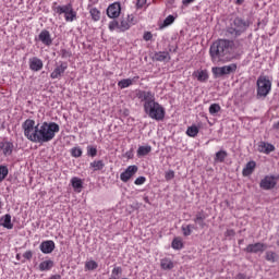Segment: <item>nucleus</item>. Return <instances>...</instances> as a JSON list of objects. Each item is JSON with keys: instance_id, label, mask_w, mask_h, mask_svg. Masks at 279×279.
<instances>
[{"instance_id": "nucleus-53", "label": "nucleus", "mask_w": 279, "mask_h": 279, "mask_svg": "<svg viewBox=\"0 0 279 279\" xmlns=\"http://www.w3.org/2000/svg\"><path fill=\"white\" fill-rule=\"evenodd\" d=\"M128 23H131L132 25H134V16L133 15H128Z\"/></svg>"}, {"instance_id": "nucleus-12", "label": "nucleus", "mask_w": 279, "mask_h": 279, "mask_svg": "<svg viewBox=\"0 0 279 279\" xmlns=\"http://www.w3.org/2000/svg\"><path fill=\"white\" fill-rule=\"evenodd\" d=\"M66 69H69V65L64 62H61L60 65L54 68V70L50 74L51 80H60V77L64 75V71H66Z\"/></svg>"}, {"instance_id": "nucleus-8", "label": "nucleus", "mask_w": 279, "mask_h": 279, "mask_svg": "<svg viewBox=\"0 0 279 279\" xmlns=\"http://www.w3.org/2000/svg\"><path fill=\"white\" fill-rule=\"evenodd\" d=\"M277 179L274 175H266L259 183L260 189L264 191H271V189L276 187Z\"/></svg>"}, {"instance_id": "nucleus-31", "label": "nucleus", "mask_w": 279, "mask_h": 279, "mask_svg": "<svg viewBox=\"0 0 279 279\" xmlns=\"http://www.w3.org/2000/svg\"><path fill=\"white\" fill-rule=\"evenodd\" d=\"M175 21V17L173 15H168L163 23L160 26V29H165V27H169V25H172V23Z\"/></svg>"}, {"instance_id": "nucleus-56", "label": "nucleus", "mask_w": 279, "mask_h": 279, "mask_svg": "<svg viewBox=\"0 0 279 279\" xmlns=\"http://www.w3.org/2000/svg\"><path fill=\"white\" fill-rule=\"evenodd\" d=\"M50 279H62L60 275H53Z\"/></svg>"}, {"instance_id": "nucleus-21", "label": "nucleus", "mask_w": 279, "mask_h": 279, "mask_svg": "<svg viewBox=\"0 0 279 279\" xmlns=\"http://www.w3.org/2000/svg\"><path fill=\"white\" fill-rule=\"evenodd\" d=\"M4 156H12V151L14 149V144L11 142H2L1 148Z\"/></svg>"}, {"instance_id": "nucleus-57", "label": "nucleus", "mask_w": 279, "mask_h": 279, "mask_svg": "<svg viewBox=\"0 0 279 279\" xmlns=\"http://www.w3.org/2000/svg\"><path fill=\"white\" fill-rule=\"evenodd\" d=\"M274 129H275V130H279V121L274 124Z\"/></svg>"}, {"instance_id": "nucleus-23", "label": "nucleus", "mask_w": 279, "mask_h": 279, "mask_svg": "<svg viewBox=\"0 0 279 279\" xmlns=\"http://www.w3.org/2000/svg\"><path fill=\"white\" fill-rule=\"evenodd\" d=\"M206 215L204 213H198L196 214V217L194 219L195 223H198L199 228H205L206 227Z\"/></svg>"}, {"instance_id": "nucleus-19", "label": "nucleus", "mask_w": 279, "mask_h": 279, "mask_svg": "<svg viewBox=\"0 0 279 279\" xmlns=\"http://www.w3.org/2000/svg\"><path fill=\"white\" fill-rule=\"evenodd\" d=\"M154 59L157 62H169V60H171V56L167 51H159L155 53Z\"/></svg>"}, {"instance_id": "nucleus-49", "label": "nucleus", "mask_w": 279, "mask_h": 279, "mask_svg": "<svg viewBox=\"0 0 279 279\" xmlns=\"http://www.w3.org/2000/svg\"><path fill=\"white\" fill-rule=\"evenodd\" d=\"M144 40H151V38H154V35H151L150 32H146L143 36Z\"/></svg>"}, {"instance_id": "nucleus-4", "label": "nucleus", "mask_w": 279, "mask_h": 279, "mask_svg": "<svg viewBox=\"0 0 279 279\" xmlns=\"http://www.w3.org/2000/svg\"><path fill=\"white\" fill-rule=\"evenodd\" d=\"M144 112L155 121H162L165 119V109L157 101L144 104Z\"/></svg>"}, {"instance_id": "nucleus-20", "label": "nucleus", "mask_w": 279, "mask_h": 279, "mask_svg": "<svg viewBox=\"0 0 279 279\" xmlns=\"http://www.w3.org/2000/svg\"><path fill=\"white\" fill-rule=\"evenodd\" d=\"M254 169H256V161H248L243 168L242 173L244 177L252 175V173H254Z\"/></svg>"}, {"instance_id": "nucleus-26", "label": "nucleus", "mask_w": 279, "mask_h": 279, "mask_svg": "<svg viewBox=\"0 0 279 279\" xmlns=\"http://www.w3.org/2000/svg\"><path fill=\"white\" fill-rule=\"evenodd\" d=\"M90 169H94V171H101L104 167H106V163H104V160H96L89 163Z\"/></svg>"}, {"instance_id": "nucleus-39", "label": "nucleus", "mask_w": 279, "mask_h": 279, "mask_svg": "<svg viewBox=\"0 0 279 279\" xmlns=\"http://www.w3.org/2000/svg\"><path fill=\"white\" fill-rule=\"evenodd\" d=\"M276 256H277L276 252H271V251L266 252V260H268V263H275Z\"/></svg>"}, {"instance_id": "nucleus-13", "label": "nucleus", "mask_w": 279, "mask_h": 279, "mask_svg": "<svg viewBox=\"0 0 279 279\" xmlns=\"http://www.w3.org/2000/svg\"><path fill=\"white\" fill-rule=\"evenodd\" d=\"M39 250L40 252H43V254H51V252L56 250V242H53L52 240L44 241L40 243Z\"/></svg>"}, {"instance_id": "nucleus-28", "label": "nucleus", "mask_w": 279, "mask_h": 279, "mask_svg": "<svg viewBox=\"0 0 279 279\" xmlns=\"http://www.w3.org/2000/svg\"><path fill=\"white\" fill-rule=\"evenodd\" d=\"M160 267H161V269H165V270L173 269V262H171V259H167V258L161 259Z\"/></svg>"}, {"instance_id": "nucleus-5", "label": "nucleus", "mask_w": 279, "mask_h": 279, "mask_svg": "<svg viewBox=\"0 0 279 279\" xmlns=\"http://www.w3.org/2000/svg\"><path fill=\"white\" fill-rule=\"evenodd\" d=\"M52 10L59 16H62V14H64V20L66 21V23H73V21H77V12L73 9L72 3L52 7Z\"/></svg>"}, {"instance_id": "nucleus-29", "label": "nucleus", "mask_w": 279, "mask_h": 279, "mask_svg": "<svg viewBox=\"0 0 279 279\" xmlns=\"http://www.w3.org/2000/svg\"><path fill=\"white\" fill-rule=\"evenodd\" d=\"M186 134H187V136L195 138V136H197V134H199V129L195 125L189 126Z\"/></svg>"}, {"instance_id": "nucleus-25", "label": "nucleus", "mask_w": 279, "mask_h": 279, "mask_svg": "<svg viewBox=\"0 0 279 279\" xmlns=\"http://www.w3.org/2000/svg\"><path fill=\"white\" fill-rule=\"evenodd\" d=\"M52 267H53V260L51 259L44 260L39 264L40 271H49Z\"/></svg>"}, {"instance_id": "nucleus-18", "label": "nucleus", "mask_w": 279, "mask_h": 279, "mask_svg": "<svg viewBox=\"0 0 279 279\" xmlns=\"http://www.w3.org/2000/svg\"><path fill=\"white\" fill-rule=\"evenodd\" d=\"M29 69L31 71H41L43 70V60L34 57L33 59L29 60Z\"/></svg>"}, {"instance_id": "nucleus-38", "label": "nucleus", "mask_w": 279, "mask_h": 279, "mask_svg": "<svg viewBox=\"0 0 279 279\" xmlns=\"http://www.w3.org/2000/svg\"><path fill=\"white\" fill-rule=\"evenodd\" d=\"M221 111V106H219V104H213L209 107V113L211 114H217V112Z\"/></svg>"}, {"instance_id": "nucleus-41", "label": "nucleus", "mask_w": 279, "mask_h": 279, "mask_svg": "<svg viewBox=\"0 0 279 279\" xmlns=\"http://www.w3.org/2000/svg\"><path fill=\"white\" fill-rule=\"evenodd\" d=\"M71 155L73 156V158H81L82 156V148L80 147H74L71 149Z\"/></svg>"}, {"instance_id": "nucleus-6", "label": "nucleus", "mask_w": 279, "mask_h": 279, "mask_svg": "<svg viewBox=\"0 0 279 279\" xmlns=\"http://www.w3.org/2000/svg\"><path fill=\"white\" fill-rule=\"evenodd\" d=\"M271 93V81L267 76L257 78V99H265Z\"/></svg>"}, {"instance_id": "nucleus-9", "label": "nucleus", "mask_w": 279, "mask_h": 279, "mask_svg": "<svg viewBox=\"0 0 279 279\" xmlns=\"http://www.w3.org/2000/svg\"><path fill=\"white\" fill-rule=\"evenodd\" d=\"M138 172V166H129L124 172L120 174V180L122 182H130L131 178L136 175Z\"/></svg>"}, {"instance_id": "nucleus-16", "label": "nucleus", "mask_w": 279, "mask_h": 279, "mask_svg": "<svg viewBox=\"0 0 279 279\" xmlns=\"http://www.w3.org/2000/svg\"><path fill=\"white\" fill-rule=\"evenodd\" d=\"M38 38L43 45H46V47H50V45L53 43L51 39V34L47 29L41 31Z\"/></svg>"}, {"instance_id": "nucleus-32", "label": "nucleus", "mask_w": 279, "mask_h": 279, "mask_svg": "<svg viewBox=\"0 0 279 279\" xmlns=\"http://www.w3.org/2000/svg\"><path fill=\"white\" fill-rule=\"evenodd\" d=\"M151 151V146H140L137 149V156H147Z\"/></svg>"}, {"instance_id": "nucleus-52", "label": "nucleus", "mask_w": 279, "mask_h": 279, "mask_svg": "<svg viewBox=\"0 0 279 279\" xmlns=\"http://www.w3.org/2000/svg\"><path fill=\"white\" fill-rule=\"evenodd\" d=\"M235 279H247V276H245L244 274H238Z\"/></svg>"}, {"instance_id": "nucleus-34", "label": "nucleus", "mask_w": 279, "mask_h": 279, "mask_svg": "<svg viewBox=\"0 0 279 279\" xmlns=\"http://www.w3.org/2000/svg\"><path fill=\"white\" fill-rule=\"evenodd\" d=\"M8 173H10L8 166H0V182H3L4 178H8Z\"/></svg>"}, {"instance_id": "nucleus-22", "label": "nucleus", "mask_w": 279, "mask_h": 279, "mask_svg": "<svg viewBox=\"0 0 279 279\" xmlns=\"http://www.w3.org/2000/svg\"><path fill=\"white\" fill-rule=\"evenodd\" d=\"M227 158H228V151L219 150L216 153L214 160L215 162H226Z\"/></svg>"}, {"instance_id": "nucleus-54", "label": "nucleus", "mask_w": 279, "mask_h": 279, "mask_svg": "<svg viewBox=\"0 0 279 279\" xmlns=\"http://www.w3.org/2000/svg\"><path fill=\"white\" fill-rule=\"evenodd\" d=\"M195 0H182L183 5H187V3H193Z\"/></svg>"}, {"instance_id": "nucleus-15", "label": "nucleus", "mask_w": 279, "mask_h": 279, "mask_svg": "<svg viewBox=\"0 0 279 279\" xmlns=\"http://www.w3.org/2000/svg\"><path fill=\"white\" fill-rule=\"evenodd\" d=\"M257 149L260 154H271V151H276V146L270 143L259 142Z\"/></svg>"}, {"instance_id": "nucleus-3", "label": "nucleus", "mask_w": 279, "mask_h": 279, "mask_svg": "<svg viewBox=\"0 0 279 279\" xmlns=\"http://www.w3.org/2000/svg\"><path fill=\"white\" fill-rule=\"evenodd\" d=\"M250 25H252V23L248 20H243V17L238 16L231 20L230 25L226 28L225 36H227V38H239L241 34L247 32Z\"/></svg>"}, {"instance_id": "nucleus-43", "label": "nucleus", "mask_w": 279, "mask_h": 279, "mask_svg": "<svg viewBox=\"0 0 279 279\" xmlns=\"http://www.w3.org/2000/svg\"><path fill=\"white\" fill-rule=\"evenodd\" d=\"M120 274H123V269L121 267H114L112 269V278L117 279V276H119Z\"/></svg>"}, {"instance_id": "nucleus-36", "label": "nucleus", "mask_w": 279, "mask_h": 279, "mask_svg": "<svg viewBox=\"0 0 279 279\" xmlns=\"http://www.w3.org/2000/svg\"><path fill=\"white\" fill-rule=\"evenodd\" d=\"M71 183L73 189H82V184H83L82 179L74 177L72 178Z\"/></svg>"}, {"instance_id": "nucleus-45", "label": "nucleus", "mask_w": 279, "mask_h": 279, "mask_svg": "<svg viewBox=\"0 0 279 279\" xmlns=\"http://www.w3.org/2000/svg\"><path fill=\"white\" fill-rule=\"evenodd\" d=\"M146 178L145 177H138L135 181L134 184H136V186H141V184H145L146 182Z\"/></svg>"}, {"instance_id": "nucleus-50", "label": "nucleus", "mask_w": 279, "mask_h": 279, "mask_svg": "<svg viewBox=\"0 0 279 279\" xmlns=\"http://www.w3.org/2000/svg\"><path fill=\"white\" fill-rule=\"evenodd\" d=\"M145 3H147V0H137V8H143V5H145Z\"/></svg>"}, {"instance_id": "nucleus-11", "label": "nucleus", "mask_w": 279, "mask_h": 279, "mask_svg": "<svg viewBox=\"0 0 279 279\" xmlns=\"http://www.w3.org/2000/svg\"><path fill=\"white\" fill-rule=\"evenodd\" d=\"M267 250V244L257 242L255 244H248L246 248H244V252H247L248 254H258V252H265Z\"/></svg>"}, {"instance_id": "nucleus-42", "label": "nucleus", "mask_w": 279, "mask_h": 279, "mask_svg": "<svg viewBox=\"0 0 279 279\" xmlns=\"http://www.w3.org/2000/svg\"><path fill=\"white\" fill-rule=\"evenodd\" d=\"M119 29H122V32H125V29H130V22L122 20L119 24Z\"/></svg>"}, {"instance_id": "nucleus-47", "label": "nucleus", "mask_w": 279, "mask_h": 279, "mask_svg": "<svg viewBox=\"0 0 279 279\" xmlns=\"http://www.w3.org/2000/svg\"><path fill=\"white\" fill-rule=\"evenodd\" d=\"M165 178H166V180H173V178H175V172H173V170H170V171L166 172Z\"/></svg>"}, {"instance_id": "nucleus-58", "label": "nucleus", "mask_w": 279, "mask_h": 279, "mask_svg": "<svg viewBox=\"0 0 279 279\" xmlns=\"http://www.w3.org/2000/svg\"><path fill=\"white\" fill-rule=\"evenodd\" d=\"M16 259H17V260H21V254H17V255H16Z\"/></svg>"}, {"instance_id": "nucleus-55", "label": "nucleus", "mask_w": 279, "mask_h": 279, "mask_svg": "<svg viewBox=\"0 0 279 279\" xmlns=\"http://www.w3.org/2000/svg\"><path fill=\"white\" fill-rule=\"evenodd\" d=\"M244 1L245 0H236L235 3H236V5H243Z\"/></svg>"}, {"instance_id": "nucleus-17", "label": "nucleus", "mask_w": 279, "mask_h": 279, "mask_svg": "<svg viewBox=\"0 0 279 279\" xmlns=\"http://www.w3.org/2000/svg\"><path fill=\"white\" fill-rule=\"evenodd\" d=\"M0 226L7 230H12V228H14V223H12V216L10 214L2 216L0 218Z\"/></svg>"}, {"instance_id": "nucleus-59", "label": "nucleus", "mask_w": 279, "mask_h": 279, "mask_svg": "<svg viewBox=\"0 0 279 279\" xmlns=\"http://www.w3.org/2000/svg\"><path fill=\"white\" fill-rule=\"evenodd\" d=\"M145 202H148V198H147V197L145 198Z\"/></svg>"}, {"instance_id": "nucleus-33", "label": "nucleus", "mask_w": 279, "mask_h": 279, "mask_svg": "<svg viewBox=\"0 0 279 279\" xmlns=\"http://www.w3.org/2000/svg\"><path fill=\"white\" fill-rule=\"evenodd\" d=\"M193 229H195V226H193V225L183 226L181 228L184 236H191Z\"/></svg>"}, {"instance_id": "nucleus-51", "label": "nucleus", "mask_w": 279, "mask_h": 279, "mask_svg": "<svg viewBox=\"0 0 279 279\" xmlns=\"http://www.w3.org/2000/svg\"><path fill=\"white\" fill-rule=\"evenodd\" d=\"M226 236H234V230H232V229L227 230Z\"/></svg>"}, {"instance_id": "nucleus-24", "label": "nucleus", "mask_w": 279, "mask_h": 279, "mask_svg": "<svg viewBox=\"0 0 279 279\" xmlns=\"http://www.w3.org/2000/svg\"><path fill=\"white\" fill-rule=\"evenodd\" d=\"M193 75H195V77L197 78L198 82H207L208 81V72H206V70L194 72Z\"/></svg>"}, {"instance_id": "nucleus-27", "label": "nucleus", "mask_w": 279, "mask_h": 279, "mask_svg": "<svg viewBox=\"0 0 279 279\" xmlns=\"http://www.w3.org/2000/svg\"><path fill=\"white\" fill-rule=\"evenodd\" d=\"M132 84H134V78H123L118 82L119 88H129V86H132Z\"/></svg>"}, {"instance_id": "nucleus-7", "label": "nucleus", "mask_w": 279, "mask_h": 279, "mask_svg": "<svg viewBox=\"0 0 279 279\" xmlns=\"http://www.w3.org/2000/svg\"><path fill=\"white\" fill-rule=\"evenodd\" d=\"M211 73H213L215 80H217L219 77H223L226 75H230L232 73H236V64L231 63V64L225 65V66H215L211 69Z\"/></svg>"}, {"instance_id": "nucleus-44", "label": "nucleus", "mask_w": 279, "mask_h": 279, "mask_svg": "<svg viewBox=\"0 0 279 279\" xmlns=\"http://www.w3.org/2000/svg\"><path fill=\"white\" fill-rule=\"evenodd\" d=\"M60 56H61V58L66 59V58H71V56H73V53H71V51H69L66 49H61Z\"/></svg>"}, {"instance_id": "nucleus-40", "label": "nucleus", "mask_w": 279, "mask_h": 279, "mask_svg": "<svg viewBox=\"0 0 279 279\" xmlns=\"http://www.w3.org/2000/svg\"><path fill=\"white\" fill-rule=\"evenodd\" d=\"M87 156H90V158H95V156H97V147L87 146Z\"/></svg>"}, {"instance_id": "nucleus-35", "label": "nucleus", "mask_w": 279, "mask_h": 279, "mask_svg": "<svg viewBox=\"0 0 279 279\" xmlns=\"http://www.w3.org/2000/svg\"><path fill=\"white\" fill-rule=\"evenodd\" d=\"M172 247L173 250H182V247H184V244L182 243V240L180 238H175L172 241Z\"/></svg>"}, {"instance_id": "nucleus-10", "label": "nucleus", "mask_w": 279, "mask_h": 279, "mask_svg": "<svg viewBox=\"0 0 279 279\" xmlns=\"http://www.w3.org/2000/svg\"><path fill=\"white\" fill-rule=\"evenodd\" d=\"M121 14V3L114 2L107 8V16L109 19H118Z\"/></svg>"}, {"instance_id": "nucleus-48", "label": "nucleus", "mask_w": 279, "mask_h": 279, "mask_svg": "<svg viewBox=\"0 0 279 279\" xmlns=\"http://www.w3.org/2000/svg\"><path fill=\"white\" fill-rule=\"evenodd\" d=\"M34 256V253L32 251H26L23 254V258H26V260H32V257Z\"/></svg>"}, {"instance_id": "nucleus-1", "label": "nucleus", "mask_w": 279, "mask_h": 279, "mask_svg": "<svg viewBox=\"0 0 279 279\" xmlns=\"http://www.w3.org/2000/svg\"><path fill=\"white\" fill-rule=\"evenodd\" d=\"M24 136L32 143H49L60 132V125L56 122H44L36 125V121L27 119L22 124Z\"/></svg>"}, {"instance_id": "nucleus-46", "label": "nucleus", "mask_w": 279, "mask_h": 279, "mask_svg": "<svg viewBox=\"0 0 279 279\" xmlns=\"http://www.w3.org/2000/svg\"><path fill=\"white\" fill-rule=\"evenodd\" d=\"M117 27H119V22L113 20L112 22L109 23L110 32H114V29H117Z\"/></svg>"}, {"instance_id": "nucleus-14", "label": "nucleus", "mask_w": 279, "mask_h": 279, "mask_svg": "<svg viewBox=\"0 0 279 279\" xmlns=\"http://www.w3.org/2000/svg\"><path fill=\"white\" fill-rule=\"evenodd\" d=\"M137 97L141 101H145L144 104H154V101H156V97L151 92L141 90L137 94Z\"/></svg>"}, {"instance_id": "nucleus-37", "label": "nucleus", "mask_w": 279, "mask_h": 279, "mask_svg": "<svg viewBox=\"0 0 279 279\" xmlns=\"http://www.w3.org/2000/svg\"><path fill=\"white\" fill-rule=\"evenodd\" d=\"M85 267L89 270V271H94V269H97L99 267V264H97V262L95 260H89L85 264Z\"/></svg>"}, {"instance_id": "nucleus-2", "label": "nucleus", "mask_w": 279, "mask_h": 279, "mask_svg": "<svg viewBox=\"0 0 279 279\" xmlns=\"http://www.w3.org/2000/svg\"><path fill=\"white\" fill-rule=\"evenodd\" d=\"M233 41L228 39H219L216 40L209 49V56L213 62H221L228 53H230V49H232Z\"/></svg>"}, {"instance_id": "nucleus-30", "label": "nucleus", "mask_w": 279, "mask_h": 279, "mask_svg": "<svg viewBox=\"0 0 279 279\" xmlns=\"http://www.w3.org/2000/svg\"><path fill=\"white\" fill-rule=\"evenodd\" d=\"M89 14H90L93 21H99V19H101V12L98 11L97 8H92L89 10Z\"/></svg>"}]
</instances>
